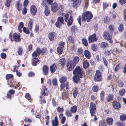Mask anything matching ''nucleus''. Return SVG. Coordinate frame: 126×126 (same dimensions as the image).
Segmentation results:
<instances>
[{"mask_svg": "<svg viewBox=\"0 0 126 126\" xmlns=\"http://www.w3.org/2000/svg\"><path fill=\"white\" fill-rule=\"evenodd\" d=\"M79 60V58L77 56L74 57L73 60L68 59L66 65L67 70L69 71L72 70L75 66L76 64L78 63Z\"/></svg>", "mask_w": 126, "mask_h": 126, "instance_id": "obj_1", "label": "nucleus"}, {"mask_svg": "<svg viewBox=\"0 0 126 126\" xmlns=\"http://www.w3.org/2000/svg\"><path fill=\"white\" fill-rule=\"evenodd\" d=\"M67 78L66 77L63 76L60 78L59 79V81L61 84H60V91L63 90L65 87L66 89V90L69 89L68 82H66L65 83H64L66 81Z\"/></svg>", "mask_w": 126, "mask_h": 126, "instance_id": "obj_2", "label": "nucleus"}, {"mask_svg": "<svg viewBox=\"0 0 126 126\" xmlns=\"http://www.w3.org/2000/svg\"><path fill=\"white\" fill-rule=\"evenodd\" d=\"M20 37V34L16 32L14 33L12 36V32H10L9 36V37L11 41H15L16 42H19L21 41Z\"/></svg>", "mask_w": 126, "mask_h": 126, "instance_id": "obj_3", "label": "nucleus"}, {"mask_svg": "<svg viewBox=\"0 0 126 126\" xmlns=\"http://www.w3.org/2000/svg\"><path fill=\"white\" fill-rule=\"evenodd\" d=\"M93 16L92 13L90 11H87L83 13L82 15V21L90 22Z\"/></svg>", "mask_w": 126, "mask_h": 126, "instance_id": "obj_4", "label": "nucleus"}, {"mask_svg": "<svg viewBox=\"0 0 126 126\" xmlns=\"http://www.w3.org/2000/svg\"><path fill=\"white\" fill-rule=\"evenodd\" d=\"M90 111L91 116L92 117L93 116H94V121H96L97 120V118L96 117V116L94 115L95 112V110L96 109V106L94 103L91 102L90 103Z\"/></svg>", "mask_w": 126, "mask_h": 126, "instance_id": "obj_5", "label": "nucleus"}, {"mask_svg": "<svg viewBox=\"0 0 126 126\" xmlns=\"http://www.w3.org/2000/svg\"><path fill=\"white\" fill-rule=\"evenodd\" d=\"M74 75H78L80 78H82L83 76V71L82 68L79 66H76L73 71Z\"/></svg>", "mask_w": 126, "mask_h": 126, "instance_id": "obj_6", "label": "nucleus"}, {"mask_svg": "<svg viewBox=\"0 0 126 126\" xmlns=\"http://www.w3.org/2000/svg\"><path fill=\"white\" fill-rule=\"evenodd\" d=\"M94 81L95 82H100L102 80V73L99 70H97L95 74L94 77Z\"/></svg>", "mask_w": 126, "mask_h": 126, "instance_id": "obj_7", "label": "nucleus"}, {"mask_svg": "<svg viewBox=\"0 0 126 126\" xmlns=\"http://www.w3.org/2000/svg\"><path fill=\"white\" fill-rule=\"evenodd\" d=\"M8 84L10 87H14L16 89L18 90L20 89L22 87L21 86L19 83H17L14 79H12L11 80L10 83Z\"/></svg>", "mask_w": 126, "mask_h": 126, "instance_id": "obj_8", "label": "nucleus"}, {"mask_svg": "<svg viewBox=\"0 0 126 126\" xmlns=\"http://www.w3.org/2000/svg\"><path fill=\"white\" fill-rule=\"evenodd\" d=\"M64 19L63 17L60 16L57 19V21L55 23V25L56 27L60 28L62 24H64Z\"/></svg>", "mask_w": 126, "mask_h": 126, "instance_id": "obj_9", "label": "nucleus"}, {"mask_svg": "<svg viewBox=\"0 0 126 126\" xmlns=\"http://www.w3.org/2000/svg\"><path fill=\"white\" fill-rule=\"evenodd\" d=\"M56 37V34L54 32H50L48 34V37L49 40L51 41H53L55 40Z\"/></svg>", "mask_w": 126, "mask_h": 126, "instance_id": "obj_10", "label": "nucleus"}, {"mask_svg": "<svg viewBox=\"0 0 126 126\" xmlns=\"http://www.w3.org/2000/svg\"><path fill=\"white\" fill-rule=\"evenodd\" d=\"M51 11L54 12H56L58 10V5L57 3L55 2L51 4Z\"/></svg>", "mask_w": 126, "mask_h": 126, "instance_id": "obj_11", "label": "nucleus"}, {"mask_svg": "<svg viewBox=\"0 0 126 126\" xmlns=\"http://www.w3.org/2000/svg\"><path fill=\"white\" fill-rule=\"evenodd\" d=\"M88 40L89 43H93L97 40V38L96 37L95 34L94 33L90 35L88 37Z\"/></svg>", "mask_w": 126, "mask_h": 126, "instance_id": "obj_12", "label": "nucleus"}, {"mask_svg": "<svg viewBox=\"0 0 126 126\" xmlns=\"http://www.w3.org/2000/svg\"><path fill=\"white\" fill-rule=\"evenodd\" d=\"M30 11L32 15L35 16L37 12V9L36 6L34 5H32L30 8Z\"/></svg>", "mask_w": 126, "mask_h": 126, "instance_id": "obj_13", "label": "nucleus"}, {"mask_svg": "<svg viewBox=\"0 0 126 126\" xmlns=\"http://www.w3.org/2000/svg\"><path fill=\"white\" fill-rule=\"evenodd\" d=\"M103 36L104 38L107 40H109L112 39V36L108 32H104Z\"/></svg>", "mask_w": 126, "mask_h": 126, "instance_id": "obj_14", "label": "nucleus"}, {"mask_svg": "<svg viewBox=\"0 0 126 126\" xmlns=\"http://www.w3.org/2000/svg\"><path fill=\"white\" fill-rule=\"evenodd\" d=\"M112 104L113 107L115 109H119L121 106V105L120 102L115 101L113 102Z\"/></svg>", "mask_w": 126, "mask_h": 126, "instance_id": "obj_15", "label": "nucleus"}, {"mask_svg": "<svg viewBox=\"0 0 126 126\" xmlns=\"http://www.w3.org/2000/svg\"><path fill=\"white\" fill-rule=\"evenodd\" d=\"M73 2L72 7L74 8H77L80 5L81 1L76 0H72Z\"/></svg>", "mask_w": 126, "mask_h": 126, "instance_id": "obj_16", "label": "nucleus"}, {"mask_svg": "<svg viewBox=\"0 0 126 126\" xmlns=\"http://www.w3.org/2000/svg\"><path fill=\"white\" fill-rule=\"evenodd\" d=\"M43 74L45 75H47L48 74L49 71L48 67L46 65H44L42 67Z\"/></svg>", "mask_w": 126, "mask_h": 126, "instance_id": "obj_17", "label": "nucleus"}, {"mask_svg": "<svg viewBox=\"0 0 126 126\" xmlns=\"http://www.w3.org/2000/svg\"><path fill=\"white\" fill-rule=\"evenodd\" d=\"M57 69V64L54 63L50 67V69L51 72L52 73H54Z\"/></svg>", "mask_w": 126, "mask_h": 126, "instance_id": "obj_18", "label": "nucleus"}, {"mask_svg": "<svg viewBox=\"0 0 126 126\" xmlns=\"http://www.w3.org/2000/svg\"><path fill=\"white\" fill-rule=\"evenodd\" d=\"M44 88L41 91V94L44 96H47L48 95V89L46 88L45 86L44 87Z\"/></svg>", "mask_w": 126, "mask_h": 126, "instance_id": "obj_19", "label": "nucleus"}, {"mask_svg": "<svg viewBox=\"0 0 126 126\" xmlns=\"http://www.w3.org/2000/svg\"><path fill=\"white\" fill-rule=\"evenodd\" d=\"M67 40L68 42L69 43H70L74 44L75 41V39L73 36H72L70 35L68 36L67 37Z\"/></svg>", "mask_w": 126, "mask_h": 126, "instance_id": "obj_20", "label": "nucleus"}, {"mask_svg": "<svg viewBox=\"0 0 126 126\" xmlns=\"http://www.w3.org/2000/svg\"><path fill=\"white\" fill-rule=\"evenodd\" d=\"M58 10L59 11L58 15L62 16L63 13V12L64 9V7L62 5H60L58 7Z\"/></svg>", "mask_w": 126, "mask_h": 126, "instance_id": "obj_21", "label": "nucleus"}, {"mask_svg": "<svg viewBox=\"0 0 126 126\" xmlns=\"http://www.w3.org/2000/svg\"><path fill=\"white\" fill-rule=\"evenodd\" d=\"M105 121L109 126L112 125L113 122V119L111 117H107L105 120Z\"/></svg>", "mask_w": 126, "mask_h": 126, "instance_id": "obj_22", "label": "nucleus"}, {"mask_svg": "<svg viewBox=\"0 0 126 126\" xmlns=\"http://www.w3.org/2000/svg\"><path fill=\"white\" fill-rule=\"evenodd\" d=\"M52 126H58L59 125V122L58 120L57 116H56L54 120H53L51 121Z\"/></svg>", "mask_w": 126, "mask_h": 126, "instance_id": "obj_23", "label": "nucleus"}, {"mask_svg": "<svg viewBox=\"0 0 126 126\" xmlns=\"http://www.w3.org/2000/svg\"><path fill=\"white\" fill-rule=\"evenodd\" d=\"M15 7L18 11L20 12L21 10L22 4L19 1H16L15 5Z\"/></svg>", "mask_w": 126, "mask_h": 126, "instance_id": "obj_24", "label": "nucleus"}, {"mask_svg": "<svg viewBox=\"0 0 126 126\" xmlns=\"http://www.w3.org/2000/svg\"><path fill=\"white\" fill-rule=\"evenodd\" d=\"M53 1V0H42L41 4L42 5H47V3H48L49 4H51Z\"/></svg>", "mask_w": 126, "mask_h": 126, "instance_id": "obj_25", "label": "nucleus"}, {"mask_svg": "<svg viewBox=\"0 0 126 126\" xmlns=\"http://www.w3.org/2000/svg\"><path fill=\"white\" fill-rule=\"evenodd\" d=\"M72 94L74 98H76L78 94V89L76 87L74 88L72 90Z\"/></svg>", "mask_w": 126, "mask_h": 126, "instance_id": "obj_26", "label": "nucleus"}, {"mask_svg": "<svg viewBox=\"0 0 126 126\" xmlns=\"http://www.w3.org/2000/svg\"><path fill=\"white\" fill-rule=\"evenodd\" d=\"M66 63V60L65 58H62L59 60V63L60 64L61 66L63 68Z\"/></svg>", "mask_w": 126, "mask_h": 126, "instance_id": "obj_27", "label": "nucleus"}, {"mask_svg": "<svg viewBox=\"0 0 126 126\" xmlns=\"http://www.w3.org/2000/svg\"><path fill=\"white\" fill-rule=\"evenodd\" d=\"M44 6H45V9L44 11L45 15L46 16H48L50 14V10L47 5Z\"/></svg>", "mask_w": 126, "mask_h": 126, "instance_id": "obj_28", "label": "nucleus"}, {"mask_svg": "<svg viewBox=\"0 0 126 126\" xmlns=\"http://www.w3.org/2000/svg\"><path fill=\"white\" fill-rule=\"evenodd\" d=\"M84 55L85 57L88 59H90L91 56V53L87 50H85Z\"/></svg>", "mask_w": 126, "mask_h": 126, "instance_id": "obj_29", "label": "nucleus"}, {"mask_svg": "<svg viewBox=\"0 0 126 126\" xmlns=\"http://www.w3.org/2000/svg\"><path fill=\"white\" fill-rule=\"evenodd\" d=\"M79 78H80L78 75H75L73 78V81L76 83H77L79 81Z\"/></svg>", "mask_w": 126, "mask_h": 126, "instance_id": "obj_30", "label": "nucleus"}, {"mask_svg": "<svg viewBox=\"0 0 126 126\" xmlns=\"http://www.w3.org/2000/svg\"><path fill=\"white\" fill-rule=\"evenodd\" d=\"M89 63L87 60L84 61L83 63V67L84 69H86L89 66Z\"/></svg>", "mask_w": 126, "mask_h": 126, "instance_id": "obj_31", "label": "nucleus"}, {"mask_svg": "<svg viewBox=\"0 0 126 126\" xmlns=\"http://www.w3.org/2000/svg\"><path fill=\"white\" fill-rule=\"evenodd\" d=\"M73 19L72 16H70L69 19L67 21V24L68 26H71L73 22Z\"/></svg>", "mask_w": 126, "mask_h": 126, "instance_id": "obj_32", "label": "nucleus"}, {"mask_svg": "<svg viewBox=\"0 0 126 126\" xmlns=\"http://www.w3.org/2000/svg\"><path fill=\"white\" fill-rule=\"evenodd\" d=\"M32 64L33 66H36L38 62H40V60L38 59H32Z\"/></svg>", "mask_w": 126, "mask_h": 126, "instance_id": "obj_33", "label": "nucleus"}, {"mask_svg": "<svg viewBox=\"0 0 126 126\" xmlns=\"http://www.w3.org/2000/svg\"><path fill=\"white\" fill-rule=\"evenodd\" d=\"M109 46L108 44L107 43L105 42H101L100 44V47L104 49Z\"/></svg>", "mask_w": 126, "mask_h": 126, "instance_id": "obj_34", "label": "nucleus"}, {"mask_svg": "<svg viewBox=\"0 0 126 126\" xmlns=\"http://www.w3.org/2000/svg\"><path fill=\"white\" fill-rule=\"evenodd\" d=\"M63 48L61 47V46L58 47L57 48V52L59 54L61 55L63 52Z\"/></svg>", "mask_w": 126, "mask_h": 126, "instance_id": "obj_35", "label": "nucleus"}, {"mask_svg": "<svg viewBox=\"0 0 126 126\" xmlns=\"http://www.w3.org/2000/svg\"><path fill=\"white\" fill-rule=\"evenodd\" d=\"M24 23L23 22H21L20 23L18 26V30L20 32H21L22 31V28L24 27Z\"/></svg>", "mask_w": 126, "mask_h": 126, "instance_id": "obj_36", "label": "nucleus"}, {"mask_svg": "<svg viewBox=\"0 0 126 126\" xmlns=\"http://www.w3.org/2000/svg\"><path fill=\"white\" fill-rule=\"evenodd\" d=\"M113 95L112 94H109L107 98V101L108 102L111 101L113 99Z\"/></svg>", "mask_w": 126, "mask_h": 126, "instance_id": "obj_37", "label": "nucleus"}, {"mask_svg": "<svg viewBox=\"0 0 126 126\" xmlns=\"http://www.w3.org/2000/svg\"><path fill=\"white\" fill-rule=\"evenodd\" d=\"M14 77L13 75L12 74H8L6 75V79L7 81L14 78Z\"/></svg>", "mask_w": 126, "mask_h": 126, "instance_id": "obj_38", "label": "nucleus"}, {"mask_svg": "<svg viewBox=\"0 0 126 126\" xmlns=\"http://www.w3.org/2000/svg\"><path fill=\"white\" fill-rule=\"evenodd\" d=\"M97 45L95 44H93L91 46V48L92 50L94 51H97Z\"/></svg>", "mask_w": 126, "mask_h": 126, "instance_id": "obj_39", "label": "nucleus"}, {"mask_svg": "<svg viewBox=\"0 0 126 126\" xmlns=\"http://www.w3.org/2000/svg\"><path fill=\"white\" fill-rule=\"evenodd\" d=\"M105 95V92L104 91H102L100 93V100L102 101H103Z\"/></svg>", "mask_w": 126, "mask_h": 126, "instance_id": "obj_40", "label": "nucleus"}, {"mask_svg": "<svg viewBox=\"0 0 126 126\" xmlns=\"http://www.w3.org/2000/svg\"><path fill=\"white\" fill-rule=\"evenodd\" d=\"M33 20L32 19H30L28 23V26L30 27V29L32 30L33 24Z\"/></svg>", "mask_w": 126, "mask_h": 126, "instance_id": "obj_41", "label": "nucleus"}, {"mask_svg": "<svg viewBox=\"0 0 126 126\" xmlns=\"http://www.w3.org/2000/svg\"><path fill=\"white\" fill-rule=\"evenodd\" d=\"M112 52L111 50H105L104 52V53L106 56H109Z\"/></svg>", "mask_w": 126, "mask_h": 126, "instance_id": "obj_42", "label": "nucleus"}, {"mask_svg": "<svg viewBox=\"0 0 126 126\" xmlns=\"http://www.w3.org/2000/svg\"><path fill=\"white\" fill-rule=\"evenodd\" d=\"M77 106L75 105L71 107L70 110L72 113H75L77 111Z\"/></svg>", "mask_w": 126, "mask_h": 126, "instance_id": "obj_43", "label": "nucleus"}, {"mask_svg": "<svg viewBox=\"0 0 126 126\" xmlns=\"http://www.w3.org/2000/svg\"><path fill=\"white\" fill-rule=\"evenodd\" d=\"M82 43L85 46L87 47L88 46V44L87 40L85 38H83L82 39Z\"/></svg>", "mask_w": 126, "mask_h": 126, "instance_id": "obj_44", "label": "nucleus"}, {"mask_svg": "<svg viewBox=\"0 0 126 126\" xmlns=\"http://www.w3.org/2000/svg\"><path fill=\"white\" fill-rule=\"evenodd\" d=\"M39 55L37 53L36 51H34L32 54V56L33 58L32 59H38L36 58Z\"/></svg>", "mask_w": 126, "mask_h": 126, "instance_id": "obj_45", "label": "nucleus"}, {"mask_svg": "<svg viewBox=\"0 0 126 126\" xmlns=\"http://www.w3.org/2000/svg\"><path fill=\"white\" fill-rule=\"evenodd\" d=\"M110 18L108 16H106L104 18V22L105 23H108L110 21Z\"/></svg>", "mask_w": 126, "mask_h": 126, "instance_id": "obj_46", "label": "nucleus"}, {"mask_svg": "<svg viewBox=\"0 0 126 126\" xmlns=\"http://www.w3.org/2000/svg\"><path fill=\"white\" fill-rule=\"evenodd\" d=\"M12 0H6L5 3V5L8 7H10L11 2Z\"/></svg>", "mask_w": 126, "mask_h": 126, "instance_id": "obj_47", "label": "nucleus"}, {"mask_svg": "<svg viewBox=\"0 0 126 126\" xmlns=\"http://www.w3.org/2000/svg\"><path fill=\"white\" fill-rule=\"evenodd\" d=\"M116 124L117 126H125V123L120 121H118L117 122Z\"/></svg>", "mask_w": 126, "mask_h": 126, "instance_id": "obj_48", "label": "nucleus"}, {"mask_svg": "<svg viewBox=\"0 0 126 126\" xmlns=\"http://www.w3.org/2000/svg\"><path fill=\"white\" fill-rule=\"evenodd\" d=\"M23 32L26 34H29L30 33L29 30L25 27H24L23 28Z\"/></svg>", "mask_w": 126, "mask_h": 126, "instance_id": "obj_49", "label": "nucleus"}, {"mask_svg": "<svg viewBox=\"0 0 126 126\" xmlns=\"http://www.w3.org/2000/svg\"><path fill=\"white\" fill-rule=\"evenodd\" d=\"M118 30L120 32L123 31L124 30L123 24L122 23L121 24L118 28Z\"/></svg>", "mask_w": 126, "mask_h": 126, "instance_id": "obj_50", "label": "nucleus"}, {"mask_svg": "<svg viewBox=\"0 0 126 126\" xmlns=\"http://www.w3.org/2000/svg\"><path fill=\"white\" fill-rule=\"evenodd\" d=\"M23 49L22 48L19 47L18 50V54L19 55H21L23 53Z\"/></svg>", "mask_w": 126, "mask_h": 126, "instance_id": "obj_51", "label": "nucleus"}, {"mask_svg": "<svg viewBox=\"0 0 126 126\" xmlns=\"http://www.w3.org/2000/svg\"><path fill=\"white\" fill-rule=\"evenodd\" d=\"M108 28L111 32H113L114 31V27L113 25H110L108 27Z\"/></svg>", "mask_w": 126, "mask_h": 126, "instance_id": "obj_52", "label": "nucleus"}, {"mask_svg": "<svg viewBox=\"0 0 126 126\" xmlns=\"http://www.w3.org/2000/svg\"><path fill=\"white\" fill-rule=\"evenodd\" d=\"M120 120L121 121H124L126 120V115L123 114L121 115L120 117Z\"/></svg>", "mask_w": 126, "mask_h": 126, "instance_id": "obj_53", "label": "nucleus"}, {"mask_svg": "<svg viewBox=\"0 0 126 126\" xmlns=\"http://www.w3.org/2000/svg\"><path fill=\"white\" fill-rule=\"evenodd\" d=\"M99 89V87L97 85L94 86L93 87L92 90L94 92H97Z\"/></svg>", "mask_w": 126, "mask_h": 126, "instance_id": "obj_54", "label": "nucleus"}, {"mask_svg": "<svg viewBox=\"0 0 126 126\" xmlns=\"http://www.w3.org/2000/svg\"><path fill=\"white\" fill-rule=\"evenodd\" d=\"M102 59L105 66H108V63L105 57H102Z\"/></svg>", "mask_w": 126, "mask_h": 126, "instance_id": "obj_55", "label": "nucleus"}, {"mask_svg": "<svg viewBox=\"0 0 126 126\" xmlns=\"http://www.w3.org/2000/svg\"><path fill=\"white\" fill-rule=\"evenodd\" d=\"M69 17V14L68 13H66L63 15V17L64 19V21L66 22L68 20Z\"/></svg>", "mask_w": 126, "mask_h": 126, "instance_id": "obj_56", "label": "nucleus"}, {"mask_svg": "<svg viewBox=\"0 0 126 126\" xmlns=\"http://www.w3.org/2000/svg\"><path fill=\"white\" fill-rule=\"evenodd\" d=\"M125 93V91L124 89H122L119 91V94L121 96L123 95Z\"/></svg>", "mask_w": 126, "mask_h": 126, "instance_id": "obj_57", "label": "nucleus"}, {"mask_svg": "<svg viewBox=\"0 0 126 126\" xmlns=\"http://www.w3.org/2000/svg\"><path fill=\"white\" fill-rule=\"evenodd\" d=\"M118 85L120 87H122L124 84L123 82L121 80H119L118 81Z\"/></svg>", "mask_w": 126, "mask_h": 126, "instance_id": "obj_58", "label": "nucleus"}, {"mask_svg": "<svg viewBox=\"0 0 126 126\" xmlns=\"http://www.w3.org/2000/svg\"><path fill=\"white\" fill-rule=\"evenodd\" d=\"M1 58L3 59H5L7 57L6 54L4 52L1 53L0 54Z\"/></svg>", "mask_w": 126, "mask_h": 126, "instance_id": "obj_59", "label": "nucleus"}, {"mask_svg": "<svg viewBox=\"0 0 126 126\" xmlns=\"http://www.w3.org/2000/svg\"><path fill=\"white\" fill-rule=\"evenodd\" d=\"M99 126H107V125L105 124L104 121H103L101 120L99 122Z\"/></svg>", "mask_w": 126, "mask_h": 126, "instance_id": "obj_60", "label": "nucleus"}, {"mask_svg": "<svg viewBox=\"0 0 126 126\" xmlns=\"http://www.w3.org/2000/svg\"><path fill=\"white\" fill-rule=\"evenodd\" d=\"M25 97L28 100H30L31 98V95L29 93L26 94L25 95Z\"/></svg>", "mask_w": 126, "mask_h": 126, "instance_id": "obj_61", "label": "nucleus"}, {"mask_svg": "<svg viewBox=\"0 0 126 126\" xmlns=\"http://www.w3.org/2000/svg\"><path fill=\"white\" fill-rule=\"evenodd\" d=\"M85 7L87 8L89 4V0H85Z\"/></svg>", "mask_w": 126, "mask_h": 126, "instance_id": "obj_62", "label": "nucleus"}, {"mask_svg": "<svg viewBox=\"0 0 126 126\" xmlns=\"http://www.w3.org/2000/svg\"><path fill=\"white\" fill-rule=\"evenodd\" d=\"M57 111L59 112L62 113L64 109L63 107L60 108L59 106L57 108Z\"/></svg>", "mask_w": 126, "mask_h": 126, "instance_id": "obj_63", "label": "nucleus"}, {"mask_svg": "<svg viewBox=\"0 0 126 126\" xmlns=\"http://www.w3.org/2000/svg\"><path fill=\"white\" fill-rule=\"evenodd\" d=\"M120 68V67L119 66V64L117 65L115 67L114 69V71L115 72H117Z\"/></svg>", "mask_w": 126, "mask_h": 126, "instance_id": "obj_64", "label": "nucleus"}]
</instances>
